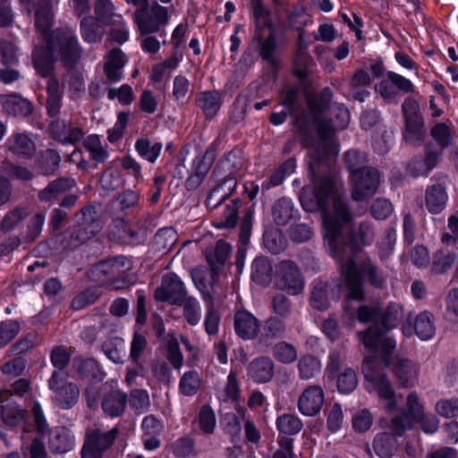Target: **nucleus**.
Wrapping results in <instances>:
<instances>
[{
	"instance_id": "16",
	"label": "nucleus",
	"mask_w": 458,
	"mask_h": 458,
	"mask_svg": "<svg viewBox=\"0 0 458 458\" xmlns=\"http://www.w3.org/2000/svg\"><path fill=\"white\" fill-rule=\"evenodd\" d=\"M402 330L407 337L411 336L414 332L421 340L431 339L436 332L434 316L428 311H423L411 319L409 314L407 320L402 326Z\"/></svg>"
},
{
	"instance_id": "55",
	"label": "nucleus",
	"mask_w": 458,
	"mask_h": 458,
	"mask_svg": "<svg viewBox=\"0 0 458 458\" xmlns=\"http://www.w3.org/2000/svg\"><path fill=\"white\" fill-rule=\"evenodd\" d=\"M272 355L278 362L285 365L293 363L298 358L295 346L284 341L278 342L273 346Z\"/></svg>"
},
{
	"instance_id": "8",
	"label": "nucleus",
	"mask_w": 458,
	"mask_h": 458,
	"mask_svg": "<svg viewBox=\"0 0 458 458\" xmlns=\"http://www.w3.org/2000/svg\"><path fill=\"white\" fill-rule=\"evenodd\" d=\"M402 111L404 117L403 139L410 143L420 142L426 136V129L419 103L407 98L402 105Z\"/></svg>"
},
{
	"instance_id": "36",
	"label": "nucleus",
	"mask_w": 458,
	"mask_h": 458,
	"mask_svg": "<svg viewBox=\"0 0 458 458\" xmlns=\"http://www.w3.org/2000/svg\"><path fill=\"white\" fill-rule=\"evenodd\" d=\"M104 27L92 15L82 18L80 22V32L82 39L88 43L100 42L105 35Z\"/></svg>"
},
{
	"instance_id": "63",
	"label": "nucleus",
	"mask_w": 458,
	"mask_h": 458,
	"mask_svg": "<svg viewBox=\"0 0 458 458\" xmlns=\"http://www.w3.org/2000/svg\"><path fill=\"white\" fill-rule=\"evenodd\" d=\"M401 411L407 415L414 423L424 412V405L416 392H411L406 398V408Z\"/></svg>"
},
{
	"instance_id": "51",
	"label": "nucleus",
	"mask_w": 458,
	"mask_h": 458,
	"mask_svg": "<svg viewBox=\"0 0 458 458\" xmlns=\"http://www.w3.org/2000/svg\"><path fill=\"white\" fill-rule=\"evenodd\" d=\"M106 356L114 363H123L125 354V344L123 338L112 336L102 344Z\"/></svg>"
},
{
	"instance_id": "40",
	"label": "nucleus",
	"mask_w": 458,
	"mask_h": 458,
	"mask_svg": "<svg viewBox=\"0 0 458 458\" xmlns=\"http://www.w3.org/2000/svg\"><path fill=\"white\" fill-rule=\"evenodd\" d=\"M217 185L214 187L206 199V205L208 208H216L225 199H226L236 187V181L229 179L225 182H216Z\"/></svg>"
},
{
	"instance_id": "10",
	"label": "nucleus",
	"mask_w": 458,
	"mask_h": 458,
	"mask_svg": "<svg viewBox=\"0 0 458 458\" xmlns=\"http://www.w3.org/2000/svg\"><path fill=\"white\" fill-rule=\"evenodd\" d=\"M447 178L445 174H436L431 177L430 184L425 189V208L431 215L441 214L447 207L449 200L446 186Z\"/></svg>"
},
{
	"instance_id": "42",
	"label": "nucleus",
	"mask_w": 458,
	"mask_h": 458,
	"mask_svg": "<svg viewBox=\"0 0 458 458\" xmlns=\"http://www.w3.org/2000/svg\"><path fill=\"white\" fill-rule=\"evenodd\" d=\"M332 98L333 91L329 87L324 88L318 94L308 97V106L314 119L329 108Z\"/></svg>"
},
{
	"instance_id": "28",
	"label": "nucleus",
	"mask_w": 458,
	"mask_h": 458,
	"mask_svg": "<svg viewBox=\"0 0 458 458\" xmlns=\"http://www.w3.org/2000/svg\"><path fill=\"white\" fill-rule=\"evenodd\" d=\"M75 224L84 228L94 236L97 235L103 228L97 208L93 204L86 205L81 208L75 214Z\"/></svg>"
},
{
	"instance_id": "62",
	"label": "nucleus",
	"mask_w": 458,
	"mask_h": 458,
	"mask_svg": "<svg viewBox=\"0 0 458 458\" xmlns=\"http://www.w3.org/2000/svg\"><path fill=\"white\" fill-rule=\"evenodd\" d=\"M414 422L405 415L402 411L399 413L394 415L391 420L389 425L387 427L391 430L389 432L395 437H403L407 429L412 428Z\"/></svg>"
},
{
	"instance_id": "45",
	"label": "nucleus",
	"mask_w": 458,
	"mask_h": 458,
	"mask_svg": "<svg viewBox=\"0 0 458 458\" xmlns=\"http://www.w3.org/2000/svg\"><path fill=\"white\" fill-rule=\"evenodd\" d=\"M344 163L350 177L372 167L369 165L367 153L357 148L349 149L344 153Z\"/></svg>"
},
{
	"instance_id": "53",
	"label": "nucleus",
	"mask_w": 458,
	"mask_h": 458,
	"mask_svg": "<svg viewBox=\"0 0 458 458\" xmlns=\"http://www.w3.org/2000/svg\"><path fill=\"white\" fill-rule=\"evenodd\" d=\"M278 431L285 436L298 434L303 428L301 419L293 413H284L276 419Z\"/></svg>"
},
{
	"instance_id": "7",
	"label": "nucleus",
	"mask_w": 458,
	"mask_h": 458,
	"mask_svg": "<svg viewBox=\"0 0 458 458\" xmlns=\"http://www.w3.org/2000/svg\"><path fill=\"white\" fill-rule=\"evenodd\" d=\"M118 433L116 427L107 431L100 428L87 430L81 452V458H103L105 452L114 445Z\"/></svg>"
},
{
	"instance_id": "32",
	"label": "nucleus",
	"mask_w": 458,
	"mask_h": 458,
	"mask_svg": "<svg viewBox=\"0 0 458 458\" xmlns=\"http://www.w3.org/2000/svg\"><path fill=\"white\" fill-rule=\"evenodd\" d=\"M54 51L46 47H36L33 52V66L42 77L49 76L54 70L55 58Z\"/></svg>"
},
{
	"instance_id": "21",
	"label": "nucleus",
	"mask_w": 458,
	"mask_h": 458,
	"mask_svg": "<svg viewBox=\"0 0 458 458\" xmlns=\"http://www.w3.org/2000/svg\"><path fill=\"white\" fill-rule=\"evenodd\" d=\"M316 123V129L321 144L315 148H310L309 149V157L311 159V163H320L328 153L330 145L328 140L334 136L335 131L337 130L335 124L331 121L320 120L319 117L314 119Z\"/></svg>"
},
{
	"instance_id": "57",
	"label": "nucleus",
	"mask_w": 458,
	"mask_h": 458,
	"mask_svg": "<svg viewBox=\"0 0 458 458\" xmlns=\"http://www.w3.org/2000/svg\"><path fill=\"white\" fill-rule=\"evenodd\" d=\"M135 149L142 158L154 163L160 155L162 144L160 142L152 144L148 138H140L135 142Z\"/></svg>"
},
{
	"instance_id": "33",
	"label": "nucleus",
	"mask_w": 458,
	"mask_h": 458,
	"mask_svg": "<svg viewBox=\"0 0 458 458\" xmlns=\"http://www.w3.org/2000/svg\"><path fill=\"white\" fill-rule=\"evenodd\" d=\"M60 162L61 157L59 153L55 149L49 148L37 155L34 167L38 174L49 176L57 171Z\"/></svg>"
},
{
	"instance_id": "6",
	"label": "nucleus",
	"mask_w": 458,
	"mask_h": 458,
	"mask_svg": "<svg viewBox=\"0 0 458 458\" xmlns=\"http://www.w3.org/2000/svg\"><path fill=\"white\" fill-rule=\"evenodd\" d=\"M377 360L375 356L365 357L361 370L366 380L369 392H376L379 398L389 401L388 409L395 406L394 390L386 374L377 369Z\"/></svg>"
},
{
	"instance_id": "30",
	"label": "nucleus",
	"mask_w": 458,
	"mask_h": 458,
	"mask_svg": "<svg viewBox=\"0 0 458 458\" xmlns=\"http://www.w3.org/2000/svg\"><path fill=\"white\" fill-rule=\"evenodd\" d=\"M54 23V13L50 0H41L35 11V28L42 35L44 41L50 36Z\"/></svg>"
},
{
	"instance_id": "27",
	"label": "nucleus",
	"mask_w": 458,
	"mask_h": 458,
	"mask_svg": "<svg viewBox=\"0 0 458 458\" xmlns=\"http://www.w3.org/2000/svg\"><path fill=\"white\" fill-rule=\"evenodd\" d=\"M125 64V55L120 48H114L109 52L104 64V72L109 82H117L123 79Z\"/></svg>"
},
{
	"instance_id": "17",
	"label": "nucleus",
	"mask_w": 458,
	"mask_h": 458,
	"mask_svg": "<svg viewBox=\"0 0 458 458\" xmlns=\"http://www.w3.org/2000/svg\"><path fill=\"white\" fill-rule=\"evenodd\" d=\"M242 165V151L233 148L218 161L212 172V177L215 182H225L229 179L235 181L234 174Z\"/></svg>"
},
{
	"instance_id": "44",
	"label": "nucleus",
	"mask_w": 458,
	"mask_h": 458,
	"mask_svg": "<svg viewBox=\"0 0 458 458\" xmlns=\"http://www.w3.org/2000/svg\"><path fill=\"white\" fill-rule=\"evenodd\" d=\"M294 211L292 199L283 197L272 207L273 220L277 225H286L294 217Z\"/></svg>"
},
{
	"instance_id": "25",
	"label": "nucleus",
	"mask_w": 458,
	"mask_h": 458,
	"mask_svg": "<svg viewBox=\"0 0 458 458\" xmlns=\"http://www.w3.org/2000/svg\"><path fill=\"white\" fill-rule=\"evenodd\" d=\"M246 369L250 378L258 384H264L273 378L275 365L269 357L260 356L253 359Z\"/></svg>"
},
{
	"instance_id": "9",
	"label": "nucleus",
	"mask_w": 458,
	"mask_h": 458,
	"mask_svg": "<svg viewBox=\"0 0 458 458\" xmlns=\"http://www.w3.org/2000/svg\"><path fill=\"white\" fill-rule=\"evenodd\" d=\"M48 386L56 395L54 403L60 409L69 410L78 403L80 388L75 383L67 380L65 372L54 371L48 380Z\"/></svg>"
},
{
	"instance_id": "4",
	"label": "nucleus",
	"mask_w": 458,
	"mask_h": 458,
	"mask_svg": "<svg viewBox=\"0 0 458 458\" xmlns=\"http://www.w3.org/2000/svg\"><path fill=\"white\" fill-rule=\"evenodd\" d=\"M315 165L309 163L310 175L312 186H304L300 193V201L304 210L314 212L318 209L322 211L323 222L325 223L326 214H334L327 208L328 199L337 190V177L332 174H326L317 176Z\"/></svg>"
},
{
	"instance_id": "24",
	"label": "nucleus",
	"mask_w": 458,
	"mask_h": 458,
	"mask_svg": "<svg viewBox=\"0 0 458 458\" xmlns=\"http://www.w3.org/2000/svg\"><path fill=\"white\" fill-rule=\"evenodd\" d=\"M387 367L393 370L402 386L410 387L415 385L419 366L412 360L395 356L394 361Z\"/></svg>"
},
{
	"instance_id": "12",
	"label": "nucleus",
	"mask_w": 458,
	"mask_h": 458,
	"mask_svg": "<svg viewBox=\"0 0 458 458\" xmlns=\"http://www.w3.org/2000/svg\"><path fill=\"white\" fill-rule=\"evenodd\" d=\"M169 20L167 9L158 4L150 8H139L134 13V21L141 35L158 32Z\"/></svg>"
},
{
	"instance_id": "20",
	"label": "nucleus",
	"mask_w": 458,
	"mask_h": 458,
	"mask_svg": "<svg viewBox=\"0 0 458 458\" xmlns=\"http://www.w3.org/2000/svg\"><path fill=\"white\" fill-rule=\"evenodd\" d=\"M51 137L63 145H74L80 141L84 132L79 126H74L70 121L56 119L49 124Z\"/></svg>"
},
{
	"instance_id": "31",
	"label": "nucleus",
	"mask_w": 458,
	"mask_h": 458,
	"mask_svg": "<svg viewBox=\"0 0 458 458\" xmlns=\"http://www.w3.org/2000/svg\"><path fill=\"white\" fill-rule=\"evenodd\" d=\"M232 251V247L229 243L223 240H219L214 250L207 251L206 258L211 267L210 277L212 283L216 280L217 274L216 270H218L222 266H224L228 259L230 253ZM209 284L211 282L208 283Z\"/></svg>"
},
{
	"instance_id": "64",
	"label": "nucleus",
	"mask_w": 458,
	"mask_h": 458,
	"mask_svg": "<svg viewBox=\"0 0 458 458\" xmlns=\"http://www.w3.org/2000/svg\"><path fill=\"white\" fill-rule=\"evenodd\" d=\"M8 149L18 157H26L29 153V135L27 133L13 135L8 140Z\"/></svg>"
},
{
	"instance_id": "29",
	"label": "nucleus",
	"mask_w": 458,
	"mask_h": 458,
	"mask_svg": "<svg viewBox=\"0 0 458 458\" xmlns=\"http://www.w3.org/2000/svg\"><path fill=\"white\" fill-rule=\"evenodd\" d=\"M286 333L285 322L278 317H269L264 321L259 344L268 347L275 339L283 338Z\"/></svg>"
},
{
	"instance_id": "46",
	"label": "nucleus",
	"mask_w": 458,
	"mask_h": 458,
	"mask_svg": "<svg viewBox=\"0 0 458 458\" xmlns=\"http://www.w3.org/2000/svg\"><path fill=\"white\" fill-rule=\"evenodd\" d=\"M222 103L221 94L216 90L205 91L199 94L197 104L203 111L207 119H212Z\"/></svg>"
},
{
	"instance_id": "58",
	"label": "nucleus",
	"mask_w": 458,
	"mask_h": 458,
	"mask_svg": "<svg viewBox=\"0 0 458 458\" xmlns=\"http://www.w3.org/2000/svg\"><path fill=\"white\" fill-rule=\"evenodd\" d=\"M264 247L273 254H278L285 248L286 240L280 230H266L263 234Z\"/></svg>"
},
{
	"instance_id": "47",
	"label": "nucleus",
	"mask_w": 458,
	"mask_h": 458,
	"mask_svg": "<svg viewBox=\"0 0 458 458\" xmlns=\"http://www.w3.org/2000/svg\"><path fill=\"white\" fill-rule=\"evenodd\" d=\"M176 306L182 308V318L190 326L195 327L199 324L202 310L199 301L195 297L188 294L182 303H178Z\"/></svg>"
},
{
	"instance_id": "3",
	"label": "nucleus",
	"mask_w": 458,
	"mask_h": 458,
	"mask_svg": "<svg viewBox=\"0 0 458 458\" xmlns=\"http://www.w3.org/2000/svg\"><path fill=\"white\" fill-rule=\"evenodd\" d=\"M340 269L348 290L345 301H360L365 299L364 279L376 289H383L386 286V276L369 257H365L359 264L353 258L349 257L342 260Z\"/></svg>"
},
{
	"instance_id": "39",
	"label": "nucleus",
	"mask_w": 458,
	"mask_h": 458,
	"mask_svg": "<svg viewBox=\"0 0 458 458\" xmlns=\"http://www.w3.org/2000/svg\"><path fill=\"white\" fill-rule=\"evenodd\" d=\"M272 265L264 256L257 257L251 264L250 277L252 281L260 285H267L272 279Z\"/></svg>"
},
{
	"instance_id": "61",
	"label": "nucleus",
	"mask_w": 458,
	"mask_h": 458,
	"mask_svg": "<svg viewBox=\"0 0 458 458\" xmlns=\"http://www.w3.org/2000/svg\"><path fill=\"white\" fill-rule=\"evenodd\" d=\"M178 235L173 227L159 229L154 237V244L159 250H168L177 242Z\"/></svg>"
},
{
	"instance_id": "5",
	"label": "nucleus",
	"mask_w": 458,
	"mask_h": 458,
	"mask_svg": "<svg viewBox=\"0 0 458 458\" xmlns=\"http://www.w3.org/2000/svg\"><path fill=\"white\" fill-rule=\"evenodd\" d=\"M45 42L50 49L58 54L60 60L66 67H73L83 53L76 31L72 27L56 28L51 31Z\"/></svg>"
},
{
	"instance_id": "41",
	"label": "nucleus",
	"mask_w": 458,
	"mask_h": 458,
	"mask_svg": "<svg viewBox=\"0 0 458 458\" xmlns=\"http://www.w3.org/2000/svg\"><path fill=\"white\" fill-rule=\"evenodd\" d=\"M254 39L259 42V55L266 60L273 67L276 66V59L275 57L276 38L274 30L269 29V34L267 38H263L262 30L255 31Z\"/></svg>"
},
{
	"instance_id": "26",
	"label": "nucleus",
	"mask_w": 458,
	"mask_h": 458,
	"mask_svg": "<svg viewBox=\"0 0 458 458\" xmlns=\"http://www.w3.org/2000/svg\"><path fill=\"white\" fill-rule=\"evenodd\" d=\"M94 18L105 27L123 25V18L115 13V7L111 0H97L94 5Z\"/></svg>"
},
{
	"instance_id": "49",
	"label": "nucleus",
	"mask_w": 458,
	"mask_h": 458,
	"mask_svg": "<svg viewBox=\"0 0 458 458\" xmlns=\"http://www.w3.org/2000/svg\"><path fill=\"white\" fill-rule=\"evenodd\" d=\"M457 258L456 251L440 249L434 253L431 269L435 274H445L453 267Z\"/></svg>"
},
{
	"instance_id": "23",
	"label": "nucleus",
	"mask_w": 458,
	"mask_h": 458,
	"mask_svg": "<svg viewBox=\"0 0 458 458\" xmlns=\"http://www.w3.org/2000/svg\"><path fill=\"white\" fill-rule=\"evenodd\" d=\"M214 157L215 153L210 149H208L203 156L195 157L191 174L185 181V187L188 191H194L202 183L211 167Z\"/></svg>"
},
{
	"instance_id": "37",
	"label": "nucleus",
	"mask_w": 458,
	"mask_h": 458,
	"mask_svg": "<svg viewBox=\"0 0 458 458\" xmlns=\"http://www.w3.org/2000/svg\"><path fill=\"white\" fill-rule=\"evenodd\" d=\"M404 315L403 307L399 302H390L386 308H380L379 325L382 330L388 331L398 326Z\"/></svg>"
},
{
	"instance_id": "22",
	"label": "nucleus",
	"mask_w": 458,
	"mask_h": 458,
	"mask_svg": "<svg viewBox=\"0 0 458 458\" xmlns=\"http://www.w3.org/2000/svg\"><path fill=\"white\" fill-rule=\"evenodd\" d=\"M233 327L235 334L242 340L254 339L259 330V319L246 310H237L233 316Z\"/></svg>"
},
{
	"instance_id": "35",
	"label": "nucleus",
	"mask_w": 458,
	"mask_h": 458,
	"mask_svg": "<svg viewBox=\"0 0 458 458\" xmlns=\"http://www.w3.org/2000/svg\"><path fill=\"white\" fill-rule=\"evenodd\" d=\"M75 186V180L72 177H59L47 184L46 188L38 192L40 201L47 202L55 199L58 194L72 189Z\"/></svg>"
},
{
	"instance_id": "50",
	"label": "nucleus",
	"mask_w": 458,
	"mask_h": 458,
	"mask_svg": "<svg viewBox=\"0 0 458 458\" xmlns=\"http://www.w3.org/2000/svg\"><path fill=\"white\" fill-rule=\"evenodd\" d=\"M299 377L302 380H310L317 377L321 371L320 360L311 355L301 356L297 364Z\"/></svg>"
},
{
	"instance_id": "18",
	"label": "nucleus",
	"mask_w": 458,
	"mask_h": 458,
	"mask_svg": "<svg viewBox=\"0 0 458 458\" xmlns=\"http://www.w3.org/2000/svg\"><path fill=\"white\" fill-rule=\"evenodd\" d=\"M324 391L318 385L306 387L298 399L299 411L308 417L318 414L324 403Z\"/></svg>"
},
{
	"instance_id": "48",
	"label": "nucleus",
	"mask_w": 458,
	"mask_h": 458,
	"mask_svg": "<svg viewBox=\"0 0 458 458\" xmlns=\"http://www.w3.org/2000/svg\"><path fill=\"white\" fill-rule=\"evenodd\" d=\"M3 108L15 116H26L29 108L27 99L18 94H6L0 97Z\"/></svg>"
},
{
	"instance_id": "54",
	"label": "nucleus",
	"mask_w": 458,
	"mask_h": 458,
	"mask_svg": "<svg viewBox=\"0 0 458 458\" xmlns=\"http://www.w3.org/2000/svg\"><path fill=\"white\" fill-rule=\"evenodd\" d=\"M112 226L117 230V237L122 242L135 245L141 242L139 231L127 224L123 219L113 220Z\"/></svg>"
},
{
	"instance_id": "52",
	"label": "nucleus",
	"mask_w": 458,
	"mask_h": 458,
	"mask_svg": "<svg viewBox=\"0 0 458 458\" xmlns=\"http://www.w3.org/2000/svg\"><path fill=\"white\" fill-rule=\"evenodd\" d=\"M83 147L89 151L91 160L96 163H104L109 157L106 146L102 145L97 134L88 136L83 141Z\"/></svg>"
},
{
	"instance_id": "38",
	"label": "nucleus",
	"mask_w": 458,
	"mask_h": 458,
	"mask_svg": "<svg viewBox=\"0 0 458 458\" xmlns=\"http://www.w3.org/2000/svg\"><path fill=\"white\" fill-rule=\"evenodd\" d=\"M372 445L376 454L380 458H391L398 448L396 437L389 432L377 433Z\"/></svg>"
},
{
	"instance_id": "43",
	"label": "nucleus",
	"mask_w": 458,
	"mask_h": 458,
	"mask_svg": "<svg viewBox=\"0 0 458 458\" xmlns=\"http://www.w3.org/2000/svg\"><path fill=\"white\" fill-rule=\"evenodd\" d=\"M76 372L82 378L101 381L105 373L101 370L98 361L94 359L75 358L73 361Z\"/></svg>"
},
{
	"instance_id": "2",
	"label": "nucleus",
	"mask_w": 458,
	"mask_h": 458,
	"mask_svg": "<svg viewBox=\"0 0 458 458\" xmlns=\"http://www.w3.org/2000/svg\"><path fill=\"white\" fill-rule=\"evenodd\" d=\"M32 423L30 433L35 437L30 444V458H47L43 439L49 437L48 446L54 454H64L75 445V437L67 427H57L53 431L47 422L42 407L38 403H34L30 410Z\"/></svg>"
},
{
	"instance_id": "15",
	"label": "nucleus",
	"mask_w": 458,
	"mask_h": 458,
	"mask_svg": "<svg viewBox=\"0 0 458 458\" xmlns=\"http://www.w3.org/2000/svg\"><path fill=\"white\" fill-rule=\"evenodd\" d=\"M188 295L187 289L181 278L174 273L163 276L161 284L155 289L154 298L157 301L176 306Z\"/></svg>"
},
{
	"instance_id": "14",
	"label": "nucleus",
	"mask_w": 458,
	"mask_h": 458,
	"mask_svg": "<svg viewBox=\"0 0 458 458\" xmlns=\"http://www.w3.org/2000/svg\"><path fill=\"white\" fill-rule=\"evenodd\" d=\"M352 198L355 201H363L373 197L380 185V173L375 168H367L352 177Z\"/></svg>"
},
{
	"instance_id": "13",
	"label": "nucleus",
	"mask_w": 458,
	"mask_h": 458,
	"mask_svg": "<svg viewBox=\"0 0 458 458\" xmlns=\"http://www.w3.org/2000/svg\"><path fill=\"white\" fill-rule=\"evenodd\" d=\"M276 284L281 290L292 295L303 292L304 277L295 262L286 259L278 263L276 268Z\"/></svg>"
},
{
	"instance_id": "59",
	"label": "nucleus",
	"mask_w": 458,
	"mask_h": 458,
	"mask_svg": "<svg viewBox=\"0 0 458 458\" xmlns=\"http://www.w3.org/2000/svg\"><path fill=\"white\" fill-rule=\"evenodd\" d=\"M328 285L326 282H315L310 293V305L318 310H325L328 308Z\"/></svg>"
},
{
	"instance_id": "56",
	"label": "nucleus",
	"mask_w": 458,
	"mask_h": 458,
	"mask_svg": "<svg viewBox=\"0 0 458 458\" xmlns=\"http://www.w3.org/2000/svg\"><path fill=\"white\" fill-rule=\"evenodd\" d=\"M221 427L224 432L230 437L232 443L240 442L242 436V422L235 413H225L221 420Z\"/></svg>"
},
{
	"instance_id": "60",
	"label": "nucleus",
	"mask_w": 458,
	"mask_h": 458,
	"mask_svg": "<svg viewBox=\"0 0 458 458\" xmlns=\"http://www.w3.org/2000/svg\"><path fill=\"white\" fill-rule=\"evenodd\" d=\"M201 386V378L196 370L185 372L180 379L179 389L186 396L194 395Z\"/></svg>"
},
{
	"instance_id": "11",
	"label": "nucleus",
	"mask_w": 458,
	"mask_h": 458,
	"mask_svg": "<svg viewBox=\"0 0 458 458\" xmlns=\"http://www.w3.org/2000/svg\"><path fill=\"white\" fill-rule=\"evenodd\" d=\"M386 332L375 325L365 332H357V335L367 349L370 351L378 350L387 367L394 361V357L392 356V353L395 349L396 343L393 338L384 337Z\"/></svg>"
},
{
	"instance_id": "34",
	"label": "nucleus",
	"mask_w": 458,
	"mask_h": 458,
	"mask_svg": "<svg viewBox=\"0 0 458 458\" xmlns=\"http://www.w3.org/2000/svg\"><path fill=\"white\" fill-rule=\"evenodd\" d=\"M126 403L127 394L120 390H113L105 395L102 408L110 417H118L124 411Z\"/></svg>"
},
{
	"instance_id": "19",
	"label": "nucleus",
	"mask_w": 458,
	"mask_h": 458,
	"mask_svg": "<svg viewBox=\"0 0 458 458\" xmlns=\"http://www.w3.org/2000/svg\"><path fill=\"white\" fill-rule=\"evenodd\" d=\"M94 237L84 228L74 224L55 235V245L59 250H74Z\"/></svg>"
},
{
	"instance_id": "1",
	"label": "nucleus",
	"mask_w": 458,
	"mask_h": 458,
	"mask_svg": "<svg viewBox=\"0 0 458 458\" xmlns=\"http://www.w3.org/2000/svg\"><path fill=\"white\" fill-rule=\"evenodd\" d=\"M333 204L334 214L325 216L324 238L330 255L334 258L341 257L347 246L357 252L362 246L370 245L375 238L371 225L363 222L357 233L350 232L349 225L352 219L350 208L341 198H335Z\"/></svg>"
}]
</instances>
